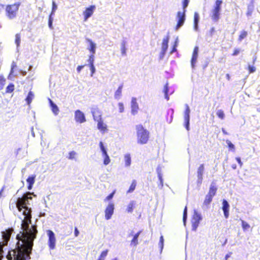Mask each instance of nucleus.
I'll use <instances>...</instances> for the list:
<instances>
[{"label": "nucleus", "mask_w": 260, "mask_h": 260, "mask_svg": "<svg viewBox=\"0 0 260 260\" xmlns=\"http://www.w3.org/2000/svg\"><path fill=\"white\" fill-rule=\"evenodd\" d=\"M169 41V36L167 35L166 38H164L162 40L161 51H167L168 48V43Z\"/></svg>", "instance_id": "nucleus-19"}, {"label": "nucleus", "mask_w": 260, "mask_h": 260, "mask_svg": "<svg viewBox=\"0 0 260 260\" xmlns=\"http://www.w3.org/2000/svg\"><path fill=\"white\" fill-rule=\"evenodd\" d=\"M217 190V188L216 186L215 183L214 182H212L210 185V186L209 188V190L208 194L214 197L216 193Z\"/></svg>", "instance_id": "nucleus-20"}, {"label": "nucleus", "mask_w": 260, "mask_h": 260, "mask_svg": "<svg viewBox=\"0 0 260 260\" xmlns=\"http://www.w3.org/2000/svg\"><path fill=\"white\" fill-rule=\"evenodd\" d=\"M89 67H90V69L91 71V75H90L92 77V76H93V74L95 72V68L94 66V64L89 65Z\"/></svg>", "instance_id": "nucleus-56"}, {"label": "nucleus", "mask_w": 260, "mask_h": 260, "mask_svg": "<svg viewBox=\"0 0 260 260\" xmlns=\"http://www.w3.org/2000/svg\"><path fill=\"white\" fill-rule=\"evenodd\" d=\"M48 100L50 108L51 109V111H52L54 115H57L59 112L58 106L50 99H48Z\"/></svg>", "instance_id": "nucleus-16"}, {"label": "nucleus", "mask_w": 260, "mask_h": 260, "mask_svg": "<svg viewBox=\"0 0 260 260\" xmlns=\"http://www.w3.org/2000/svg\"><path fill=\"white\" fill-rule=\"evenodd\" d=\"M213 197V196L207 194L206 196L204 202V204L205 205H209L212 201Z\"/></svg>", "instance_id": "nucleus-28"}, {"label": "nucleus", "mask_w": 260, "mask_h": 260, "mask_svg": "<svg viewBox=\"0 0 260 260\" xmlns=\"http://www.w3.org/2000/svg\"><path fill=\"white\" fill-rule=\"evenodd\" d=\"M137 142L140 144H146L149 137V132L142 124L136 125Z\"/></svg>", "instance_id": "nucleus-3"}, {"label": "nucleus", "mask_w": 260, "mask_h": 260, "mask_svg": "<svg viewBox=\"0 0 260 260\" xmlns=\"http://www.w3.org/2000/svg\"><path fill=\"white\" fill-rule=\"evenodd\" d=\"M119 111L120 113H122L124 111V106L122 103H118Z\"/></svg>", "instance_id": "nucleus-55"}, {"label": "nucleus", "mask_w": 260, "mask_h": 260, "mask_svg": "<svg viewBox=\"0 0 260 260\" xmlns=\"http://www.w3.org/2000/svg\"><path fill=\"white\" fill-rule=\"evenodd\" d=\"M16 67V63L13 61L11 64V69L10 71V74H12L13 73L14 69Z\"/></svg>", "instance_id": "nucleus-57"}, {"label": "nucleus", "mask_w": 260, "mask_h": 260, "mask_svg": "<svg viewBox=\"0 0 260 260\" xmlns=\"http://www.w3.org/2000/svg\"><path fill=\"white\" fill-rule=\"evenodd\" d=\"M166 51H161V52H160V55H159V58L160 59H162L164 58V57L166 54Z\"/></svg>", "instance_id": "nucleus-62"}, {"label": "nucleus", "mask_w": 260, "mask_h": 260, "mask_svg": "<svg viewBox=\"0 0 260 260\" xmlns=\"http://www.w3.org/2000/svg\"><path fill=\"white\" fill-rule=\"evenodd\" d=\"M20 5V3H16L6 7V15L9 19H13L16 17Z\"/></svg>", "instance_id": "nucleus-5"}, {"label": "nucleus", "mask_w": 260, "mask_h": 260, "mask_svg": "<svg viewBox=\"0 0 260 260\" xmlns=\"http://www.w3.org/2000/svg\"><path fill=\"white\" fill-rule=\"evenodd\" d=\"M138 244H139L138 240L137 239L133 237V238L131 242V245L136 247L137 246V245Z\"/></svg>", "instance_id": "nucleus-48"}, {"label": "nucleus", "mask_w": 260, "mask_h": 260, "mask_svg": "<svg viewBox=\"0 0 260 260\" xmlns=\"http://www.w3.org/2000/svg\"><path fill=\"white\" fill-rule=\"evenodd\" d=\"M95 9V6L94 5L90 6L86 9L85 11L83 12L84 21H86L92 16Z\"/></svg>", "instance_id": "nucleus-12"}, {"label": "nucleus", "mask_w": 260, "mask_h": 260, "mask_svg": "<svg viewBox=\"0 0 260 260\" xmlns=\"http://www.w3.org/2000/svg\"><path fill=\"white\" fill-rule=\"evenodd\" d=\"M164 92L165 93V99L168 101L169 100V88L168 87V83H167L164 88Z\"/></svg>", "instance_id": "nucleus-26"}, {"label": "nucleus", "mask_w": 260, "mask_h": 260, "mask_svg": "<svg viewBox=\"0 0 260 260\" xmlns=\"http://www.w3.org/2000/svg\"><path fill=\"white\" fill-rule=\"evenodd\" d=\"M135 204L134 201H131L127 206V211L129 213H132L133 211V207Z\"/></svg>", "instance_id": "nucleus-37"}, {"label": "nucleus", "mask_w": 260, "mask_h": 260, "mask_svg": "<svg viewBox=\"0 0 260 260\" xmlns=\"http://www.w3.org/2000/svg\"><path fill=\"white\" fill-rule=\"evenodd\" d=\"M102 157L104 158V161H103L104 164L105 166H107L108 164H109L111 160H110L109 155L108 154V153H106V154H103Z\"/></svg>", "instance_id": "nucleus-29"}, {"label": "nucleus", "mask_w": 260, "mask_h": 260, "mask_svg": "<svg viewBox=\"0 0 260 260\" xmlns=\"http://www.w3.org/2000/svg\"><path fill=\"white\" fill-rule=\"evenodd\" d=\"M164 240L163 236H161L160 237V239H159V242L158 243V246L160 249V252H161V251L163 249V248H164Z\"/></svg>", "instance_id": "nucleus-38"}, {"label": "nucleus", "mask_w": 260, "mask_h": 260, "mask_svg": "<svg viewBox=\"0 0 260 260\" xmlns=\"http://www.w3.org/2000/svg\"><path fill=\"white\" fill-rule=\"evenodd\" d=\"M240 52V50L239 49H235L233 53V56L237 55Z\"/></svg>", "instance_id": "nucleus-64"}, {"label": "nucleus", "mask_w": 260, "mask_h": 260, "mask_svg": "<svg viewBox=\"0 0 260 260\" xmlns=\"http://www.w3.org/2000/svg\"><path fill=\"white\" fill-rule=\"evenodd\" d=\"M203 177H198L197 183L198 185H201L202 183Z\"/></svg>", "instance_id": "nucleus-61"}, {"label": "nucleus", "mask_w": 260, "mask_h": 260, "mask_svg": "<svg viewBox=\"0 0 260 260\" xmlns=\"http://www.w3.org/2000/svg\"><path fill=\"white\" fill-rule=\"evenodd\" d=\"M91 113L95 121H98L102 119L101 112L98 109H92Z\"/></svg>", "instance_id": "nucleus-18"}, {"label": "nucleus", "mask_w": 260, "mask_h": 260, "mask_svg": "<svg viewBox=\"0 0 260 260\" xmlns=\"http://www.w3.org/2000/svg\"><path fill=\"white\" fill-rule=\"evenodd\" d=\"M216 115L221 119H223L225 117L224 112L221 109L217 111Z\"/></svg>", "instance_id": "nucleus-35"}, {"label": "nucleus", "mask_w": 260, "mask_h": 260, "mask_svg": "<svg viewBox=\"0 0 260 260\" xmlns=\"http://www.w3.org/2000/svg\"><path fill=\"white\" fill-rule=\"evenodd\" d=\"M35 175H32L29 176L26 179V182L28 183L27 189L28 190H31L32 188V186L35 182L36 178Z\"/></svg>", "instance_id": "nucleus-17"}, {"label": "nucleus", "mask_w": 260, "mask_h": 260, "mask_svg": "<svg viewBox=\"0 0 260 260\" xmlns=\"http://www.w3.org/2000/svg\"><path fill=\"white\" fill-rule=\"evenodd\" d=\"M2 236L5 240L7 241L10 239V235L9 233H8L7 232H2Z\"/></svg>", "instance_id": "nucleus-44"}, {"label": "nucleus", "mask_w": 260, "mask_h": 260, "mask_svg": "<svg viewBox=\"0 0 260 260\" xmlns=\"http://www.w3.org/2000/svg\"><path fill=\"white\" fill-rule=\"evenodd\" d=\"M229 209H230V205L228 202L223 199L222 201V209L223 212L224 217L227 219L229 216Z\"/></svg>", "instance_id": "nucleus-14"}, {"label": "nucleus", "mask_w": 260, "mask_h": 260, "mask_svg": "<svg viewBox=\"0 0 260 260\" xmlns=\"http://www.w3.org/2000/svg\"><path fill=\"white\" fill-rule=\"evenodd\" d=\"M108 250H105L104 251H103L99 258L97 259V260H104L105 258L107 256V254H108Z\"/></svg>", "instance_id": "nucleus-36"}, {"label": "nucleus", "mask_w": 260, "mask_h": 260, "mask_svg": "<svg viewBox=\"0 0 260 260\" xmlns=\"http://www.w3.org/2000/svg\"><path fill=\"white\" fill-rule=\"evenodd\" d=\"M57 8V5L56 4V3H55L54 1H53V2H52V12H51V13L50 14V15H51V16H52L54 14V13H55V11L56 10Z\"/></svg>", "instance_id": "nucleus-47"}, {"label": "nucleus", "mask_w": 260, "mask_h": 260, "mask_svg": "<svg viewBox=\"0 0 260 260\" xmlns=\"http://www.w3.org/2000/svg\"><path fill=\"white\" fill-rule=\"evenodd\" d=\"M159 180L160 181V183L158 185V186L159 188H162V187H163V179H162V177H161V179H159Z\"/></svg>", "instance_id": "nucleus-59"}, {"label": "nucleus", "mask_w": 260, "mask_h": 260, "mask_svg": "<svg viewBox=\"0 0 260 260\" xmlns=\"http://www.w3.org/2000/svg\"><path fill=\"white\" fill-rule=\"evenodd\" d=\"M226 143L227 144V145H228V147L229 148L233 150V151H235V146L229 140H227L226 141Z\"/></svg>", "instance_id": "nucleus-42"}, {"label": "nucleus", "mask_w": 260, "mask_h": 260, "mask_svg": "<svg viewBox=\"0 0 260 260\" xmlns=\"http://www.w3.org/2000/svg\"><path fill=\"white\" fill-rule=\"evenodd\" d=\"M185 12L186 11H183V12L178 11L177 14V24L176 26V30H178L183 24L185 20Z\"/></svg>", "instance_id": "nucleus-9"}, {"label": "nucleus", "mask_w": 260, "mask_h": 260, "mask_svg": "<svg viewBox=\"0 0 260 260\" xmlns=\"http://www.w3.org/2000/svg\"><path fill=\"white\" fill-rule=\"evenodd\" d=\"M202 219V216L200 213H198L197 210H194V214L192 219V230L196 231L200 221Z\"/></svg>", "instance_id": "nucleus-6"}, {"label": "nucleus", "mask_w": 260, "mask_h": 260, "mask_svg": "<svg viewBox=\"0 0 260 260\" xmlns=\"http://www.w3.org/2000/svg\"><path fill=\"white\" fill-rule=\"evenodd\" d=\"M186 219H187V207H185L184 209L183 215V223H184V225L185 224Z\"/></svg>", "instance_id": "nucleus-46"}, {"label": "nucleus", "mask_w": 260, "mask_h": 260, "mask_svg": "<svg viewBox=\"0 0 260 260\" xmlns=\"http://www.w3.org/2000/svg\"><path fill=\"white\" fill-rule=\"evenodd\" d=\"M123 87V84L120 85L118 89L116 90V91L115 92L114 94V98L115 99H119L121 95V92H122V89Z\"/></svg>", "instance_id": "nucleus-24"}, {"label": "nucleus", "mask_w": 260, "mask_h": 260, "mask_svg": "<svg viewBox=\"0 0 260 260\" xmlns=\"http://www.w3.org/2000/svg\"><path fill=\"white\" fill-rule=\"evenodd\" d=\"M200 20V16L197 12L194 14L193 23H199Z\"/></svg>", "instance_id": "nucleus-43"}, {"label": "nucleus", "mask_w": 260, "mask_h": 260, "mask_svg": "<svg viewBox=\"0 0 260 260\" xmlns=\"http://www.w3.org/2000/svg\"><path fill=\"white\" fill-rule=\"evenodd\" d=\"M242 226L244 231L247 230L250 228L249 224L244 220H242Z\"/></svg>", "instance_id": "nucleus-41"}, {"label": "nucleus", "mask_w": 260, "mask_h": 260, "mask_svg": "<svg viewBox=\"0 0 260 260\" xmlns=\"http://www.w3.org/2000/svg\"><path fill=\"white\" fill-rule=\"evenodd\" d=\"M222 3V0H216L212 9L211 10L210 16L214 22H217L220 18Z\"/></svg>", "instance_id": "nucleus-4"}, {"label": "nucleus", "mask_w": 260, "mask_h": 260, "mask_svg": "<svg viewBox=\"0 0 260 260\" xmlns=\"http://www.w3.org/2000/svg\"><path fill=\"white\" fill-rule=\"evenodd\" d=\"M76 155V152L72 151L69 153V156L68 157V158L69 159H75V157Z\"/></svg>", "instance_id": "nucleus-51"}, {"label": "nucleus", "mask_w": 260, "mask_h": 260, "mask_svg": "<svg viewBox=\"0 0 260 260\" xmlns=\"http://www.w3.org/2000/svg\"><path fill=\"white\" fill-rule=\"evenodd\" d=\"M89 65L93 64L94 62V54L92 53L91 55L89 56V58L88 60Z\"/></svg>", "instance_id": "nucleus-52"}, {"label": "nucleus", "mask_w": 260, "mask_h": 260, "mask_svg": "<svg viewBox=\"0 0 260 260\" xmlns=\"http://www.w3.org/2000/svg\"><path fill=\"white\" fill-rule=\"evenodd\" d=\"M87 42L89 43L90 48H88L90 52H91L93 54L95 53L96 49V44L92 41L90 39H87Z\"/></svg>", "instance_id": "nucleus-22"}, {"label": "nucleus", "mask_w": 260, "mask_h": 260, "mask_svg": "<svg viewBox=\"0 0 260 260\" xmlns=\"http://www.w3.org/2000/svg\"><path fill=\"white\" fill-rule=\"evenodd\" d=\"M136 186V180H134L133 181L128 190L127 191V193L132 192L135 189Z\"/></svg>", "instance_id": "nucleus-32"}, {"label": "nucleus", "mask_w": 260, "mask_h": 260, "mask_svg": "<svg viewBox=\"0 0 260 260\" xmlns=\"http://www.w3.org/2000/svg\"><path fill=\"white\" fill-rule=\"evenodd\" d=\"M204 171V165L201 164L198 169L197 171V177H203Z\"/></svg>", "instance_id": "nucleus-27"}, {"label": "nucleus", "mask_w": 260, "mask_h": 260, "mask_svg": "<svg viewBox=\"0 0 260 260\" xmlns=\"http://www.w3.org/2000/svg\"><path fill=\"white\" fill-rule=\"evenodd\" d=\"M236 159L238 163L239 164V165L240 166V167H242L243 164L242 162L241 161V158L240 157H236Z\"/></svg>", "instance_id": "nucleus-63"}, {"label": "nucleus", "mask_w": 260, "mask_h": 260, "mask_svg": "<svg viewBox=\"0 0 260 260\" xmlns=\"http://www.w3.org/2000/svg\"><path fill=\"white\" fill-rule=\"evenodd\" d=\"M98 122V128L103 133L107 130V125L104 123L103 121L101 119Z\"/></svg>", "instance_id": "nucleus-21"}, {"label": "nucleus", "mask_w": 260, "mask_h": 260, "mask_svg": "<svg viewBox=\"0 0 260 260\" xmlns=\"http://www.w3.org/2000/svg\"><path fill=\"white\" fill-rule=\"evenodd\" d=\"M248 33L246 31L243 30L241 32V34L239 37L238 40L240 42H241L244 39L246 38L247 36Z\"/></svg>", "instance_id": "nucleus-31"}, {"label": "nucleus", "mask_w": 260, "mask_h": 260, "mask_svg": "<svg viewBox=\"0 0 260 260\" xmlns=\"http://www.w3.org/2000/svg\"><path fill=\"white\" fill-rule=\"evenodd\" d=\"M15 44L17 46V49H18V47L20 45V42H21V37L20 35L19 34H17L15 36Z\"/></svg>", "instance_id": "nucleus-34"}, {"label": "nucleus", "mask_w": 260, "mask_h": 260, "mask_svg": "<svg viewBox=\"0 0 260 260\" xmlns=\"http://www.w3.org/2000/svg\"><path fill=\"white\" fill-rule=\"evenodd\" d=\"M99 146L102 152V155L107 153V148L104 146L103 143L101 141L99 143Z\"/></svg>", "instance_id": "nucleus-33"}, {"label": "nucleus", "mask_w": 260, "mask_h": 260, "mask_svg": "<svg viewBox=\"0 0 260 260\" xmlns=\"http://www.w3.org/2000/svg\"><path fill=\"white\" fill-rule=\"evenodd\" d=\"M75 119L76 122L82 123L86 121L84 114L80 110H77L75 112Z\"/></svg>", "instance_id": "nucleus-11"}, {"label": "nucleus", "mask_w": 260, "mask_h": 260, "mask_svg": "<svg viewBox=\"0 0 260 260\" xmlns=\"http://www.w3.org/2000/svg\"><path fill=\"white\" fill-rule=\"evenodd\" d=\"M114 194V192L111 193L109 195H108L106 197L105 200H110L111 199H112L113 198Z\"/></svg>", "instance_id": "nucleus-58"}, {"label": "nucleus", "mask_w": 260, "mask_h": 260, "mask_svg": "<svg viewBox=\"0 0 260 260\" xmlns=\"http://www.w3.org/2000/svg\"><path fill=\"white\" fill-rule=\"evenodd\" d=\"M31 196L36 197L34 192H27L21 198H18L16 200H14V203H12L10 208H16L17 209L21 215H19V218L21 220V225L23 227L24 225V229L28 236H31V239L35 238V234L37 233L36 230L32 228L30 229L28 227L29 223L31 219V209L28 207L30 205L29 200H31L32 198Z\"/></svg>", "instance_id": "nucleus-1"}, {"label": "nucleus", "mask_w": 260, "mask_h": 260, "mask_svg": "<svg viewBox=\"0 0 260 260\" xmlns=\"http://www.w3.org/2000/svg\"><path fill=\"white\" fill-rule=\"evenodd\" d=\"M14 89V86L13 84H9L6 88V92H12Z\"/></svg>", "instance_id": "nucleus-40"}, {"label": "nucleus", "mask_w": 260, "mask_h": 260, "mask_svg": "<svg viewBox=\"0 0 260 260\" xmlns=\"http://www.w3.org/2000/svg\"><path fill=\"white\" fill-rule=\"evenodd\" d=\"M254 6L253 3L252 2H251V3L248 5V7H247V11L246 13V15L248 17L251 16L252 12L253 11V10H254Z\"/></svg>", "instance_id": "nucleus-23"}, {"label": "nucleus", "mask_w": 260, "mask_h": 260, "mask_svg": "<svg viewBox=\"0 0 260 260\" xmlns=\"http://www.w3.org/2000/svg\"><path fill=\"white\" fill-rule=\"evenodd\" d=\"M139 110L138 104L137 102L136 98H132L131 101V113L132 115H135L137 114Z\"/></svg>", "instance_id": "nucleus-13"}, {"label": "nucleus", "mask_w": 260, "mask_h": 260, "mask_svg": "<svg viewBox=\"0 0 260 260\" xmlns=\"http://www.w3.org/2000/svg\"><path fill=\"white\" fill-rule=\"evenodd\" d=\"M34 97V94L32 93V91H29L28 93V95L26 98V101L27 102V104H30V103L31 102L33 98Z\"/></svg>", "instance_id": "nucleus-30"}, {"label": "nucleus", "mask_w": 260, "mask_h": 260, "mask_svg": "<svg viewBox=\"0 0 260 260\" xmlns=\"http://www.w3.org/2000/svg\"><path fill=\"white\" fill-rule=\"evenodd\" d=\"M125 166L127 167L130 166L131 164V157L129 154L127 153L124 155V156Z\"/></svg>", "instance_id": "nucleus-25"}, {"label": "nucleus", "mask_w": 260, "mask_h": 260, "mask_svg": "<svg viewBox=\"0 0 260 260\" xmlns=\"http://www.w3.org/2000/svg\"><path fill=\"white\" fill-rule=\"evenodd\" d=\"M177 41H178V38H177L176 41H175V45L174 46H173V49H172V51L171 52V53H173L175 51H176L177 50H176V46L177 45Z\"/></svg>", "instance_id": "nucleus-60"}, {"label": "nucleus", "mask_w": 260, "mask_h": 260, "mask_svg": "<svg viewBox=\"0 0 260 260\" xmlns=\"http://www.w3.org/2000/svg\"><path fill=\"white\" fill-rule=\"evenodd\" d=\"M248 71L250 73H253L255 72L256 68L253 66L248 64Z\"/></svg>", "instance_id": "nucleus-50"}, {"label": "nucleus", "mask_w": 260, "mask_h": 260, "mask_svg": "<svg viewBox=\"0 0 260 260\" xmlns=\"http://www.w3.org/2000/svg\"><path fill=\"white\" fill-rule=\"evenodd\" d=\"M189 0H183V9L184 11H186V8L187 7Z\"/></svg>", "instance_id": "nucleus-49"}, {"label": "nucleus", "mask_w": 260, "mask_h": 260, "mask_svg": "<svg viewBox=\"0 0 260 260\" xmlns=\"http://www.w3.org/2000/svg\"><path fill=\"white\" fill-rule=\"evenodd\" d=\"M156 172L157 173L158 179H161V177H162V174H161V170L159 167H158L156 169Z\"/></svg>", "instance_id": "nucleus-54"}, {"label": "nucleus", "mask_w": 260, "mask_h": 260, "mask_svg": "<svg viewBox=\"0 0 260 260\" xmlns=\"http://www.w3.org/2000/svg\"><path fill=\"white\" fill-rule=\"evenodd\" d=\"M47 234L48 237V245L50 249H54L55 247L56 238L55 234L51 230H47Z\"/></svg>", "instance_id": "nucleus-8"}, {"label": "nucleus", "mask_w": 260, "mask_h": 260, "mask_svg": "<svg viewBox=\"0 0 260 260\" xmlns=\"http://www.w3.org/2000/svg\"><path fill=\"white\" fill-rule=\"evenodd\" d=\"M185 110L184 112V125L187 131H189L190 110L187 104H185Z\"/></svg>", "instance_id": "nucleus-7"}, {"label": "nucleus", "mask_w": 260, "mask_h": 260, "mask_svg": "<svg viewBox=\"0 0 260 260\" xmlns=\"http://www.w3.org/2000/svg\"><path fill=\"white\" fill-rule=\"evenodd\" d=\"M5 82V79L3 76H0V90L3 89Z\"/></svg>", "instance_id": "nucleus-45"}, {"label": "nucleus", "mask_w": 260, "mask_h": 260, "mask_svg": "<svg viewBox=\"0 0 260 260\" xmlns=\"http://www.w3.org/2000/svg\"><path fill=\"white\" fill-rule=\"evenodd\" d=\"M198 51L199 48L198 47H195L194 48L191 59V66L192 69H194L196 66V63L197 61V58L198 56Z\"/></svg>", "instance_id": "nucleus-15"}, {"label": "nucleus", "mask_w": 260, "mask_h": 260, "mask_svg": "<svg viewBox=\"0 0 260 260\" xmlns=\"http://www.w3.org/2000/svg\"><path fill=\"white\" fill-rule=\"evenodd\" d=\"M125 43V41H123L121 43V51L122 55L125 54L126 53Z\"/></svg>", "instance_id": "nucleus-39"}, {"label": "nucleus", "mask_w": 260, "mask_h": 260, "mask_svg": "<svg viewBox=\"0 0 260 260\" xmlns=\"http://www.w3.org/2000/svg\"><path fill=\"white\" fill-rule=\"evenodd\" d=\"M53 18L51 15H50L48 21V26L50 29H52Z\"/></svg>", "instance_id": "nucleus-53"}, {"label": "nucleus", "mask_w": 260, "mask_h": 260, "mask_svg": "<svg viewBox=\"0 0 260 260\" xmlns=\"http://www.w3.org/2000/svg\"><path fill=\"white\" fill-rule=\"evenodd\" d=\"M114 210V205L113 203H109L105 211L106 219L109 220L111 219L112 215L113 214Z\"/></svg>", "instance_id": "nucleus-10"}, {"label": "nucleus", "mask_w": 260, "mask_h": 260, "mask_svg": "<svg viewBox=\"0 0 260 260\" xmlns=\"http://www.w3.org/2000/svg\"><path fill=\"white\" fill-rule=\"evenodd\" d=\"M30 223L31 221L29 223V224H28L29 229L34 228L36 231H37L36 226L31 225L30 227L29 226V224ZM20 225H21V223ZM21 229L22 230V232H20V233H22L23 237V241L26 245L24 249L18 251L17 252H15L14 258V260H29L30 259V254L31 252L32 247L33 246V242L35 239L36 238L38 231H37V233L35 234V238H34V239L32 240L31 239L30 237H29V236L27 235V233L24 229V225L23 227L22 225H21ZM31 238L32 237H31Z\"/></svg>", "instance_id": "nucleus-2"}]
</instances>
